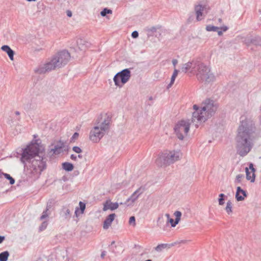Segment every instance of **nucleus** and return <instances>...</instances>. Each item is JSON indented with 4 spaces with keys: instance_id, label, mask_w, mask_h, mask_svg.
Listing matches in <instances>:
<instances>
[{
    "instance_id": "obj_1",
    "label": "nucleus",
    "mask_w": 261,
    "mask_h": 261,
    "mask_svg": "<svg viewBox=\"0 0 261 261\" xmlns=\"http://www.w3.org/2000/svg\"><path fill=\"white\" fill-rule=\"evenodd\" d=\"M38 143H31L22 149L20 158L24 166L27 162L29 163V174L34 180L38 179L46 168L47 158Z\"/></svg>"
},
{
    "instance_id": "obj_2",
    "label": "nucleus",
    "mask_w": 261,
    "mask_h": 261,
    "mask_svg": "<svg viewBox=\"0 0 261 261\" xmlns=\"http://www.w3.org/2000/svg\"><path fill=\"white\" fill-rule=\"evenodd\" d=\"M255 131L254 122L246 116H241L236 137L237 152L241 156H246L253 148Z\"/></svg>"
},
{
    "instance_id": "obj_3",
    "label": "nucleus",
    "mask_w": 261,
    "mask_h": 261,
    "mask_svg": "<svg viewBox=\"0 0 261 261\" xmlns=\"http://www.w3.org/2000/svg\"><path fill=\"white\" fill-rule=\"evenodd\" d=\"M203 104L201 108L196 105L193 106L194 112L193 113L192 122L195 123L196 127H198V123L205 122L214 115L218 108L217 105L212 100L206 99Z\"/></svg>"
},
{
    "instance_id": "obj_4",
    "label": "nucleus",
    "mask_w": 261,
    "mask_h": 261,
    "mask_svg": "<svg viewBox=\"0 0 261 261\" xmlns=\"http://www.w3.org/2000/svg\"><path fill=\"white\" fill-rule=\"evenodd\" d=\"M70 59V54L66 50H62L55 55L50 62L39 66L35 71L38 74H43L61 68L67 64Z\"/></svg>"
},
{
    "instance_id": "obj_5",
    "label": "nucleus",
    "mask_w": 261,
    "mask_h": 261,
    "mask_svg": "<svg viewBox=\"0 0 261 261\" xmlns=\"http://www.w3.org/2000/svg\"><path fill=\"white\" fill-rule=\"evenodd\" d=\"M111 122V118L105 115L98 118L94 127L91 129L89 138L93 143H98L101 139L107 133L110 128Z\"/></svg>"
},
{
    "instance_id": "obj_6",
    "label": "nucleus",
    "mask_w": 261,
    "mask_h": 261,
    "mask_svg": "<svg viewBox=\"0 0 261 261\" xmlns=\"http://www.w3.org/2000/svg\"><path fill=\"white\" fill-rule=\"evenodd\" d=\"M194 73L197 80L201 83H210L215 81V76L211 72L210 67L198 61Z\"/></svg>"
},
{
    "instance_id": "obj_7",
    "label": "nucleus",
    "mask_w": 261,
    "mask_h": 261,
    "mask_svg": "<svg viewBox=\"0 0 261 261\" xmlns=\"http://www.w3.org/2000/svg\"><path fill=\"white\" fill-rule=\"evenodd\" d=\"M182 157V153L179 150L166 151L160 154L155 160L158 166H169L179 160Z\"/></svg>"
},
{
    "instance_id": "obj_8",
    "label": "nucleus",
    "mask_w": 261,
    "mask_h": 261,
    "mask_svg": "<svg viewBox=\"0 0 261 261\" xmlns=\"http://www.w3.org/2000/svg\"><path fill=\"white\" fill-rule=\"evenodd\" d=\"M190 120H182L179 121L174 127V132L177 138L182 140L187 136L190 129Z\"/></svg>"
},
{
    "instance_id": "obj_9",
    "label": "nucleus",
    "mask_w": 261,
    "mask_h": 261,
    "mask_svg": "<svg viewBox=\"0 0 261 261\" xmlns=\"http://www.w3.org/2000/svg\"><path fill=\"white\" fill-rule=\"evenodd\" d=\"M130 76V71L126 68L116 73L113 78V81L116 86L121 87L122 85L120 84L119 79L121 83L124 84L129 81Z\"/></svg>"
},
{
    "instance_id": "obj_10",
    "label": "nucleus",
    "mask_w": 261,
    "mask_h": 261,
    "mask_svg": "<svg viewBox=\"0 0 261 261\" xmlns=\"http://www.w3.org/2000/svg\"><path fill=\"white\" fill-rule=\"evenodd\" d=\"M144 191V189L143 188L140 187L126 200L125 204L127 206L132 205L139 198V196L143 193Z\"/></svg>"
},
{
    "instance_id": "obj_11",
    "label": "nucleus",
    "mask_w": 261,
    "mask_h": 261,
    "mask_svg": "<svg viewBox=\"0 0 261 261\" xmlns=\"http://www.w3.org/2000/svg\"><path fill=\"white\" fill-rule=\"evenodd\" d=\"M199 60H193L182 65L181 71L185 73L190 71L191 73H194L198 62Z\"/></svg>"
},
{
    "instance_id": "obj_12",
    "label": "nucleus",
    "mask_w": 261,
    "mask_h": 261,
    "mask_svg": "<svg viewBox=\"0 0 261 261\" xmlns=\"http://www.w3.org/2000/svg\"><path fill=\"white\" fill-rule=\"evenodd\" d=\"M204 7L201 5H198L195 7L196 19L198 21H200L203 19V11H204Z\"/></svg>"
},
{
    "instance_id": "obj_13",
    "label": "nucleus",
    "mask_w": 261,
    "mask_h": 261,
    "mask_svg": "<svg viewBox=\"0 0 261 261\" xmlns=\"http://www.w3.org/2000/svg\"><path fill=\"white\" fill-rule=\"evenodd\" d=\"M247 196V193L245 191L241 189L240 187H238L236 194V198L238 201H243L245 197Z\"/></svg>"
},
{
    "instance_id": "obj_14",
    "label": "nucleus",
    "mask_w": 261,
    "mask_h": 261,
    "mask_svg": "<svg viewBox=\"0 0 261 261\" xmlns=\"http://www.w3.org/2000/svg\"><path fill=\"white\" fill-rule=\"evenodd\" d=\"M174 215L175 217V219L174 220L173 219L170 218L168 220L172 227H175L180 221V218L181 216V213L180 211H176L174 213Z\"/></svg>"
},
{
    "instance_id": "obj_15",
    "label": "nucleus",
    "mask_w": 261,
    "mask_h": 261,
    "mask_svg": "<svg viewBox=\"0 0 261 261\" xmlns=\"http://www.w3.org/2000/svg\"><path fill=\"white\" fill-rule=\"evenodd\" d=\"M116 217L115 214H110L103 222V228L107 229L111 225L112 222L114 221Z\"/></svg>"
},
{
    "instance_id": "obj_16",
    "label": "nucleus",
    "mask_w": 261,
    "mask_h": 261,
    "mask_svg": "<svg viewBox=\"0 0 261 261\" xmlns=\"http://www.w3.org/2000/svg\"><path fill=\"white\" fill-rule=\"evenodd\" d=\"M65 147L63 142H60L56 145L54 148L50 149V152L55 154H59L63 151V148Z\"/></svg>"
},
{
    "instance_id": "obj_17",
    "label": "nucleus",
    "mask_w": 261,
    "mask_h": 261,
    "mask_svg": "<svg viewBox=\"0 0 261 261\" xmlns=\"http://www.w3.org/2000/svg\"><path fill=\"white\" fill-rule=\"evenodd\" d=\"M119 206V204L117 202H112L110 201H106V203L104 204L103 211H106L108 210H111V211H114L117 209Z\"/></svg>"
},
{
    "instance_id": "obj_18",
    "label": "nucleus",
    "mask_w": 261,
    "mask_h": 261,
    "mask_svg": "<svg viewBox=\"0 0 261 261\" xmlns=\"http://www.w3.org/2000/svg\"><path fill=\"white\" fill-rule=\"evenodd\" d=\"M60 215L64 219L69 221L71 214L68 208L66 206H63L61 210Z\"/></svg>"
},
{
    "instance_id": "obj_19",
    "label": "nucleus",
    "mask_w": 261,
    "mask_h": 261,
    "mask_svg": "<svg viewBox=\"0 0 261 261\" xmlns=\"http://www.w3.org/2000/svg\"><path fill=\"white\" fill-rule=\"evenodd\" d=\"M1 49L7 54L11 61L14 60V51L9 47V46L7 45H3L2 46Z\"/></svg>"
},
{
    "instance_id": "obj_20",
    "label": "nucleus",
    "mask_w": 261,
    "mask_h": 261,
    "mask_svg": "<svg viewBox=\"0 0 261 261\" xmlns=\"http://www.w3.org/2000/svg\"><path fill=\"white\" fill-rule=\"evenodd\" d=\"M79 206H80L79 208L77 207H76L75 208L74 213H75V215H76V216H78V213H79L80 210V214H83L84 212V211L86 208V204L82 201H80L79 202Z\"/></svg>"
},
{
    "instance_id": "obj_21",
    "label": "nucleus",
    "mask_w": 261,
    "mask_h": 261,
    "mask_svg": "<svg viewBox=\"0 0 261 261\" xmlns=\"http://www.w3.org/2000/svg\"><path fill=\"white\" fill-rule=\"evenodd\" d=\"M62 168L66 171H71L74 168L72 164L69 162H64L62 163Z\"/></svg>"
},
{
    "instance_id": "obj_22",
    "label": "nucleus",
    "mask_w": 261,
    "mask_h": 261,
    "mask_svg": "<svg viewBox=\"0 0 261 261\" xmlns=\"http://www.w3.org/2000/svg\"><path fill=\"white\" fill-rule=\"evenodd\" d=\"M178 73V70L175 68L174 70L173 73L172 74V75L171 76V78L170 83L167 86V89H169L170 87H171V86H172V85L173 84V83L175 81V78L177 76Z\"/></svg>"
},
{
    "instance_id": "obj_23",
    "label": "nucleus",
    "mask_w": 261,
    "mask_h": 261,
    "mask_svg": "<svg viewBox=\"0 0 261 261\" xmlns=\"http://www.w3.org/2000/svg\"><path fill=\"white\" fill-rule=\"evenodd\" d=\"M245 171L246 173L247 179L250 180L251 182H254L255 180V174L254 173H252V176H251V173L249 172V169L247 167H246Z\"/></svg>"
},
{
    "instance_id": "obj_24",
    "label": "nucleus",
    "mask_w": 261,
    "mask_h": 261,
    "mask_svg": "<svg viewBox=\"0 0 261 261\" xmlns=\"http://www.w3.org/2000/svg\"><path fill=\"white\" fill-rule=\"evenodd\" d=\"M9 253L8 251H4L0 253V261H7Z\"/></svg>"
},
{
    "instance_id": "obj_25",
    "label": "nucleus",
    "mask_w": 261,
    "mask_h": 261,
    "mask_svg": "<svg viewBox=\"0 0 261 261\" xmlns=\"http://www.w3.org/2000/svg\"><path fill=\"white\" fill-rule=\"evenodd\" d=\"M244 40L243 42L247 46L250 45L252 44V37L250 35H248L245 37L242 38Z\"/></svg>"
},
{
    "instance_id": "obj_26",
    "label": "nucleus",
    "mask_w": 261,
    "mask_h": 261,
    "mask_svg": "<svg viewBox=\"0 0 261 261\" xmlns=\"http://www.w3.org/2000/svg\"><path fill=\"white\" fill-rule=\"evenodd\" d=\"M252 44L255 45L261 46V37L255 36L252 38Z\"/></svg>"
},
{
    "instance_id": "obj_27",
    "label": "nucleus",
    "mask_w": 261,
    "mask_h": 261,
    "mask_svg": "<svg viewBox=\"0 0 261 261\" xmlns=\"http://www.w3.org/2000/svg\"><path fill=\"white\" fill-rule=\"evenodd\" d=\"M232 202L229 200L227 202L225 210L228 214H230L232 212Z\"/></svg>"
},
{
    "instance_id": "obj_28",
    "label": "nucleus",
    "mask_w": 261,
    "mask_h": 261,
    "mask_svg": "<svg viewBox=\"0 0 261 261\" xmlns=\"http://www.w3.org/2000/svg\"><path fill=\"white\" fill-rule=\"evenodd\" d=\"M206 30L207 31H208V32H211V31L216 32L218 30H220V28L218 27H215V26L212 25H208L206 27Z\"/></svg>"
},
{
    "instance_id": "obj_29",
    "label": "nucleus",
    "mask_w": 261,
    "mask_h": 261,
    "mask_svg": "<svg viewBox=\"0 0 261 261\" xmlns=\"http://www.w3.org/2000/svg\"><path fill=\"white\" fill-rule=\"evenodd\" d=\"M167 244H161L158 245L155 248V250L158 252L162 251L164 249L167 247Z\"/></svg>"
},
{
    "instance_id": "obj_30",
    "label": "nucleus",
    "mask_w": 261,
    "mask_h": 261,
    "mask_svg": "<svg viewBox=\"0 0 261 261\" xmlns=\"http://www.w3.org/2000/svg\"><path fill=\"white\" fill-rule=\"evenodd\" d=\"M50 214V212L49 211H47L46 210H45V211H44L43 212L40 218V220H43L46 219V218H47L49 216V215Z\"/></svg>"
},
{
    "instance_id": "obj_31",
    "label": "nucleus",
    "mask_w": 261,
    "mask_h": 261,
    "mask_svg": "<svg viewBox=\"0 0 261 261\" xmlns=\"http://www.w3.org/2000/svg\"><path fill=\"white\" fill-rule=\"evenodd\" d=\"M4 176H5V177L6 178H7V179L9 180L10 184L11 185H13V184H14L15 183L14 179L12 177H11L10 176V175H9V174L4 173Z\"/></svg>"
},
{
    "instance_id": "obj_32",
    "label": "nucleus",
    "mask_w": 261,
    "mask_h": 261,
    "mask_svg": "<svg viewBox=\"0 0 261 261\" xmlns=\"http://www.w3.org/2000/svg\"><path fill=\"white\" fill-rule=\"evenodd\" d=\"M112 11L110 9H109L108 8H105L102 11L100 12V15L102 16H105L108 14H112Z\"/></svg>"
},
{
    "instance_id": "obj_33",
    "label": "nucleus",
    "mask_w": 261,
    "mask_h": 261,
    "mask_svg": "<svg viewBox=\"0 0 261 261\" xmlns=\"http://www.w3.org/2000/svg\"><path fill=\"white\" fill-rule=\"evenodd\" d=\"M161 28V25H157L156 27H152L148 29L147 31L148 33H151L153 34L154 32H155L157 31V30L160 29Z\"/></svg>"
},
{
    "instance_id": "obj_34",
    "label": "nucleus",
    "mask_w": 261,
    "mask_h": 261,
    "mask_svg": "<svg viewBox=\"0 0 261 261\" xmlns=\"http://www.w3.org/2000/svg\"><path fill=\"white\" fill-rule=\"evenodd\" d=\"M48 225V223L46 221H43L41 225L39 226V230L40 231H42L45 230Z\"/></svg>"
},
{
    "instance_id": "obj_35",
    "label": "nucleus",
    "mask_w": 261,
    "mask_h": 261,
    "mask_svg": "<svg viewBox=\"0 0 261 261\" xmlns=\"http://www.w3.org/2000/svg\"><path fill=\"white\" fill-rule=\"evenodd\" d=\"M243 176H244L242 174L237 175L236 178L235 182L237 183H240Z\"/></svg>"
},
{
    "instance_id": "obj_36",
    "label": "nucleus",
    "mask_w": 261,
    "mask_h": 261,
    "mask_svg": "<svg viewBox=\"0 0 261 261\" xmlns=\"http://www.w3.org/2000/svg\"><path fill=\"white\" fill-rule=\"evenodd\" d=\"M72 150L73 151L77 153H80L82 152V150L78 146L73 147Z\"/></svg>"
},
{
    "instance_id": "obj_37",
    "label": "nucleus",
    "mask_w": 261,
    "mask_h": 261,
    "mask_svg": "<svg viewBox=\"0 0 261 261\" xmlns=\"http://www.w3.org/2000/svg\"><path fill=\"white\" fill-rule=\"evenodd\" d=\"M129 224H133L134 226L136 225L135 223V217L134 216H131L129 220Z\"/></svg>"
},
{
    "instance_id": "obj_38",
    "label": "nucleus",
    "mask_w": 261,
    "mask_h": 261,
    "mask_svg": "<svg viewBox=\"0 0 261 261\" xmlns=\"http://www.w3.org/2000/svg\"><path fill=\"white\" fill-rule=\"evenodd\" d=\"M52 206H53L52 202L51 201H48L47 203V205H46V207L45 210H46L47 211H49V210L51 208Z\"/></svg>"
},
{
    "instance_id": "obj_39",
    "label": "nucleus",
    "mask_w": 261,
    "mask_h": 261,
    "mask_svg": "<svg viewBox=\"0 0 261 261\" xmlns=\"http://www.w3.org/2000/svg\"><path fill=\"white\" fill-rule=\"evenodd\" d=\"M79 136V135L77 133H74L71 138V141H74V140L78 138Z\"/></svg>"
},
{
    "instance_id": "obj_40",
    "label": "nucleus",
    "mask_w": 261,
    "mask_h": 261,
    "mask_svg": "<svg viewBox=\"0 0 261 261\" xmlns=\"http://www.w3.org/2000/svg\"><path fill=\"white\" fill-rule=\"evenodd\" d=\"M139 36V33L137 31H135L132 33V37L133 38H137Z\"/></svg>"
},
{
    "instance_id": "obj_41",
    "label": "nucleus",
    "mask_w": 261,
    "mask_h": 261,
    "mask_svg": "<svg viewBox=\"0 0 261 261\" xmlns=\"http://www.w3.org/2000/svg\"><path fill=\"white\" fill-rule=\"evenodd\" d=\"M249 169L251 170L252 173H254L255 171V168L253 167V164L252 163H250L249 166Z\"/></svg>"
},
{
    "instance_id": "obj_42",
    "label": "nucleus",
    "mask_w": 261,
    "mask_h": 261,
    "mask_svg": "<svg viewBox=\"0 0 261 261\" xmlns=\"http://www.w3.org/2000/svg\"><path fill=\"white\" fill-rule=\"evenodd\" d=\"M162 221H163V220H161V218H159L157 221V225L158 226L161 227Z\"/></svg>"
},
{
    "instance_id": "obj_43",
    "label": "nucleus",
    "mask_w": 261,
    "mask_h": 261,
    "mask_svg": "<svg viewBox=\"0 0 261 261\" xmlns=\"http://www.w3.org/2000/svg\"><path fill=\"white\" fill-rule=\"evenodd\" d=\"M218 201H219V205H222L224 204V199L219 198L218 199Z\"/></svg>"
},
{
    "instance_id": "obj_44",
    "label": "nucleus",
    "mask_w": 261,
    "mask_h": 261,
    "mask_svg": "<svg viewBox=\"0 0 261 261\" xmlns=\"http://www.w3.org/2000/svg\"><path fill=\"white\" fill-rule=\"evenodd\" d=\"M219 28H220V30H222L223 32H226L228 29V28L226 26H223Z\"/></svg>"
},
{
    "instance_id": "obj_45",
    "label": "nucleus",
    "mask_w": 261,
    "mask_h": 261,
    "mask_svg": "<svg viewBox=\"0 0 261 261\" xmlns=\"http://www.w3.org/2000/svg\"><path fill=\"white\" fill-rule=\"evenodd\" d=\"M70 159L72 160L76 161V159H77V156L74 155V154H71V156H70Z\"/></svg>"
},
{
    "instance_id": "obj_46",
    "label": "nucleus",
    "mask_w": 261,
    "mask_h": 261,
    "mask_svg": "<svg viewBox=\"0 0 261 261\" xmlns=\"http://www.w3.org/2000/svg\"><path fill=\"white\" fill-rule=\"evenodd\" d=\"M172 62V64H173V66L174 67H175L176 65H177V63H178L177 60H176V59H173Z\"/></svg>"
},
{
    "instance_id": "obj_47",
    "label": "nucleus",
    "mask_w": 261,
    "mask_h": 261,
    "mask_svg": "<svg viewBox=\"0 0 261 261\" xmlns=\"http://www.w3.org/2000/svg\"><path fill=\"white\" fill-rule=\"evenodd\" d=\"M5 237L0 236V244L2 243L5 240Z\"/></svg>"
},
{
    "instance_id": "obj_48",
    "label": "nucleus",
    "mask_w": 261,
    "mask_h": 261,
    "mask_svg": "<svg viewBox=\"0 0 261 261\" xmlns=\"http://www.w3.org/2000/svg\"><path fill=\"white\" fill-rule=\"evenodd\" d=\"M106 254V252L105 251H102V252L101 253V258H104V257L105 256Z\"/></svg>"
},
{
    "instance_id": "obj_49",
    "label": "nucleus",
    "mask_w": 261,
    "mask_h": 261,
    "mask_svg": "<svg viewBox=\"0 0 261 261\" xmlns=\"http://www.w3.org/2000/svg\"><path fill=\"white\" fill-rule=\"evenodd\" d=\"M67 15L68 16V17H71L72 16V13L70 11H67Z\"/></svg>"
},
{
    "instance_id": "obj_50",
    "label": "nucleus",
    "mask_w": 261,
    "mask_h": 261,
    "mask_svg": "<svg viewBox=\"0 0 261 261\" xmlns=\"http://www.w3.org/2000/svg\"><path fill=\"white\" fill-rule=\"evenodd\" d=\"M219 36H221L223 34L222 31L218 30L217 31Z\"/></svg>"
},
{
    "instance_id": "obj_51",
    "label": "nucleus",
    "mask_w": 261,
    "mask_h": 261,
    "mask_svg": "<svg viewBox=\"0 0 261 261\" xmlns=\"http://www.w3.org/2000/svg\"><path fill=\"white\" fill-rule=\"evenodd\" d=\"M219 196L220 198H224V197H225V195L222 193L220 194Z\"/></svg>"
},
{
    "instance_id": "obj_52",
    "label": "nucleus",
    "mask_w": 261,
    "mask_h": 261,
    "mask_svg": "<svg viewBox=\"0 0 261 261\" xmlns=\"http://www.w3.org/2000/svg\"><path fill=\"white\" fill-rule=\"evenodd\" d=\"M165 216L167 218L168 220L170 219V215L169 214H166Z\"/></svg>"
},
{
    "instance_id": "obj_53",
    "label": "nucleus",
    "mask_w": 261,
    "mask_h": 261,
    "mask_svg": "<svg viewBox=\"0 0 261 261\" xmlns=\"http://www.w3.org/2000/svg\"><path fill=\"white\" fill-rule=\"evenodd\" d=\"M77 158H79L80 159H82L83 158V155H81V154H79L77 156Z\"/></svg>"
},
{
    "instance_id": "obj_54",
    "label": "nucleus",
    "mask_w": 261,
    "mask_h": 261,
    "mask_svg": "<svg viewBox=\"0 0 261 261\" xmlns=\"http://www.w3.org/2000/svg\"><path fill=\"white\" fill-rule=\"evenodd\" d=\"M15 114L16 115H20V113H19V112H18V111H16V112H15Z\"/></svg>"
},
{
    "instance_id": "obj_55",
    "label": "nucleus",
    "mask_w": 261,
    "mask_h": 261,
    "mask_svg": "<svg viewBox=\"0 0 261 261\" xmlns=\"http://www.w3.org/2000/svg\"><path fill=\"white\" fill-rule=\"evenodd\" d=\"M218 21H219L220 23H221V22H222V19H221V18H219V19H218Z\"/></svg>"
},
{
    "instance_id": "obj_56",
    "label": "nucleus",
    "mask_w": 261,
    "mask_h": 261,
    "mask_svg": "<svg viewBox=\"0 0 261 261\" xmlns=\"http://www.w3.org/2000/svg\"><path fill=\"white\" fill-rule=\"evenodd\" d=\"M152 99H153L152 97H151V96L149 97V100H152Z\"/></svg>"
},
{
    "instance_id": "obj_57",
    "label": "nucleus",
    "mask_w": 261,
    "mask_h": 261,
    "mask_svg": "<svg viewBox=\"0 0 261 261\" xmlns=\"http://www.w3.org/2000/svg\"><path fill=\"white\" fill-rule=\"evenodd\" d=\"M28 2H34L36 1V0H27Z\"/></svg>"
},
{
    "instance_id": "obj_58",
    "label": "nucleus",
    "mask_w": 261,
    "mask_h": 261,
    "mask_svg": "<svg viewBox=\"0 0 261 261\" xmlns=\"http://www.w3.org/2000/svg\"><path fill=\"white\" fill-rule=\"evenodd\" d=\"M115 244V241H113V242H112V243H111V245H113V244Z\"/></svg>"
},
{
    "instance_id": "obj_59",
    "label": "nucleus",
    "mask_w": 261,
    "mask_h": 261,
    "mask_svg": "<svg viewBox=\"0 0 261 261\" xmlns=\"http://www.w3.org/2000/svg\"><path fill=\"white\" fill-rule=\"evenodd\" d=\"M64 254H65V253H64V252H63V257H64Z\"/></svg>"
},
{
    "instance_id": "obj_60",
    "label": "nucleus",
    "mask_w": 261,
    "mask_h": 261,
    "mask_svg": "<svg viewBox=\"0 0 261 261\" xmlns=\"http://www.w3.org/2000/svg\"><path fill=\"white\" fill-rule=\"evenodd\" d=\"M65 260H64V259H63V260H62V261H65Z\"/></svg>"
}]
</instances>
